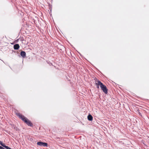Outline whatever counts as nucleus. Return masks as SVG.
I'll return each instance as SVG.
<instances>
[{
  "label": "nucleus",
  "instance_id": "1",
  "mask_svg": "<svg viewBox=\"0 0 149 149\" xmlns=\"http://www.w3.org/2000/svg\"><path fill=\"white\" fill-rule=\"evenodd\" d=\"M16 114L20 119L24 121L28 126H33V124L31 123V121L27 119V118L24 116L19 113H17Z\"/></svg>",
  "mask_w": 149,
  "mask_h": 149
},
{
  "label": "nucleus",
  "instance_id": "2",
  "mask_svg": "<svg viewBox=\"0 0 149 149\" xmlns=\"http://www.w3.org/2000/svg\"><path fill=\"white\" fill-rule=\"evenodd\" d=\"M100 87L105 93L107 94V93L108 89L105 85L103 84Z\"/></svg>",
  "mask_w": 149,
  "mask_h": 149
},
{
  "label": "nucleus",
  "instance_id": "3",
  "mask_svg": "<svg viewBox=\"0 0 149 149\" xmlns=\"http://www.w3.org/2000/svg\"><path fill=\"white\" fill-rule=\"evenodd\" d=\"M37 144L41 146L47 147V144L46 143L42 142H38L37 143Z\"/></svg>",
  "mask_w": 149,
  "mask_h": 149
},
{
  "label": "nucleus",
  "instance_id": "4",
  "mask_svg": "<svg viewBox=\"0 0 149 149\" xmlns=\"http://www.w3.org/2000/svg\"><path fill=\"white\" fill-rule=\"evenodd\" d=\"M95 84L97 86H100V87H101L102 85L103 84L100 81L97 80L95 81Z\"/></svg>",
  "mask_w": 149,
  "mask_h": 149
},
{
  "label": "nucleus",
  "instance_id": "5",
  "mask_svg": "<svg viewBox=\"0 0 149 149\" xmlns=\"http://www.w3.org/2000/svg\"><path fill=\"white\" fill-rule=\"evenodd\" d=\"M13 47L15 50H17L19 48V46L18 44H15L14 45Z\"/></svg>",
  "mask_w": 149,
  "mask_h": 149
},
{
  "label": "nucleus",
  "instance_id": "6",
  "mask_svg": "<svg viewBox=\"0 0 149 149\" xmlns=\"http://www.w3.org/2000/svg\"><path fill=\"white\" fill-rule=\"evenodd\" d=\"M20 55L23 58H24L26 56V54L24 51H22L20 53Z\"/></svg>",
  "mask_w": 149,
  "mask_h": 149
},
{
  "label": "nucleus",
  "instance_id": "7",
  "mask_svg": "<svg viewBox=\"0 0 149 149\" xmlns=\"http://www.w3.org/2000/svg\"><path fill=\"white\" fill-rule=\"evenodd\" d=\"M88 119L89 121H92L93 118L92 116L90 114H89L88 116Z\"/></svg>",
  "mask_w": 149,
  "mask_h": 149
},
{
  "label": "nucleus",
  "instance_id": "8",
  "mask_svg": "<svg viewBox=\"0 0 149 149\" xmlns=\"http://www.w3.org/2000/svg\"><path fill=\"white\" fill-rule=\"evenodd\" d=\"M0 144L4 148H5V146H6V145H5L1 141H0Z\"/></svg>",
  "mask_w": 149,
  "mask_h": 149
},
{
  "label": "nucleus",
  "instance_id": "9",
  "mask_svg": "<svg viewBox=\"0 0 149 149\" xmlns=\"http://www.w3.org/2000/svg\"><path fill=\"white\" fill-rule=\"evenodd\" d=\"M5 148H6V149H12L10 148V147H9L6 146H5Z\"/></svg>",
  "mask_w": 149,
  "mask_h": 149
},
{
  "label": "nucleus",
  "instance_id": "10",
  "mask_svg": "<svg viewBox=\"0 0 149 149\" xmlns=\"http://www.w3.org/2000/svg\"><path fill=\"white\" fill-rule=\"evenodd\" d=\"M0 149H5V148L2 147L1 146H0Z\"/></svg>",
  "mask_w": 149,
  "mask_h": 149
},
{
  "label": "nucleus",
  "instance_id": "11",
  "mask_svg": "<svg viewBox=\"0 0 149 149\" xmlns=\"http://www.w3.org/2000/svg\"><path fill=\"white\" fill-rule=\"evenodd\" d=\"M97 88H99V86H97Z\"/></svg>",
  "mask_w": 149,
  "mask_h": 149
}]
</instances>
